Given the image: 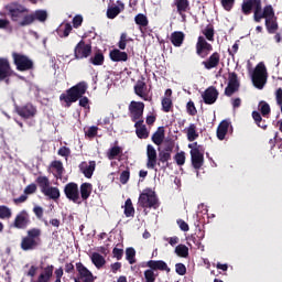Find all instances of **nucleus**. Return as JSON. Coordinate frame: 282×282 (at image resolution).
Instances as JSON below:
<instances>
[{"instance_id":"f257e3e1","label":"nucleus","mask_w":282,"mask_h":282,"mask_svg":"<svg viewBox=\"0 0 282 282\" xmlns=\"http://www.w3.org/2000/svg\"><path fill=\"white\" fill-rule=\"evenodd\" d=\"M241 12L245 17L253 13V21L256 23L264 20V26L270 34H275L279 31L278 17H275V9L271 4L262 8V0H242Z\"/></svg>"},{"instance_id":"f03ea898","label":"nucleus","mask_w":282,"mask_h":282,"mask_svg":"<svg viewBox=\"0 0 282 282\" xmlns=\"http://www.w3.org/2000/svg\"><path fill=\"white\" fill-rule=\"evenodd\" d=\"M6 10L11 22L18 23L20 28L30 26L35 21L44 23L48 18V13L45 9H36L34 12L29 13V9L19 2L7 4Z\"/></svg>"},{"instance_id":"7ed1b4c3","label":"nucleus","mask_w":282,"mask_h":282,"mask_svg":"<svg viewBox=\"0 0 282 282\" xmlns=\"http://www.w3.org/2000/svg\"><path fill=\"white\" fill-rule=\"evenodd\" d=\"M88 89L86 82H79L72 86L66 91L59 95V102L62 107L69 108L74 102L79 100V107L87 108L89 107L88 97H84Z\"/></svg>"},{"instance_id":"20e7f679","label":"nucleus","mask_w":282,"mask_h":282,"mask_svg":"<svg viewBox=\"0 0 282 282\" xmlns=\"http://www.w3.org/2000/svg\"><path fill=\"white\" fill-rule=\"evenodd\" d=\"M41 228H30L26 236L21 238L20 248L22 251H35L41 246Z\"/></svg>"},{"instance_id":"39448f33","label":"nucleus","mask_w":282,"mask_h":282,"mask_svg":"<svg viewBox=\"0 0 282 282\" xmlns=\"http://www.w3.org/2000/svg\"><path fill=\"white\" fill-rule=\"evenodd\" d=\"M139 206L144 209H158L160 205L155 195V191L151 188H144L143 192H141L139 195Z\"/></svg>"},{"instance_id":"423d86ee","label":"nucleus","mask_w":282,"mask_h":282,"mask_svg":"<svg viewBox=\"0 0 282 282\" xmlns=\"http://www.w3.org/2000/svg\"><path fill=\"white\" fill-rule=\"evenodd\" d=\"M253 85L257 87V89L262 90L265 83H267V66L263 64V62H260L256 69L252 73L251 76Z\"/></svg>"},{"instance_id":"0eeeda50","label":"nucleus","mask_w":282,"mask_h":282,"mask_svg":"<svg viewBox=\"0 0 282 282\" xmlns=\"http://www.w3.org/2000/svg\"><path fill=\"white\" fill-rule=\"evenodd\" d=\"M13 63L15 68L20 72L34 69V62L26 55L12 53Z\"/></svg>"},{"instance_id":"6e6552de","label":"nucleus","mask_w":282,"mask_h":282,"mask_svg":"<svg viewBox=\"0 0 282 282\" xmlns=\"http://www.w3.org/2000/svg\"><path fill=\"white\" fill-rule=\"evenodd\" d=\"M15 112L23 119H32L36 117L37 108L31 102L25 105H15Z\"/></svg>"},{"instance_id":"1a4fd4ad","label":"nucleus","mask_w":282,"mask_h":282,"mask_svg":"<svg viewBox=\"0 0 282 282\" xmlns=\"http://www.w3.org/2000/svg\"><path fill=\"white\" fill-rule=\"evenodd\" d=\"M64 194L66 195V198L69 199V202H73L75 204H82L80 199V192L78 189V184L70 182L65 185L64 187Z\"/></svg>"},{"instance_id":"9d476101","label":"nucleus","mask_w":282,"mask_h":282,"mask_svg":"<svg viewBox=\"0 0 282 282\" xmlns=\"http://www.w3.org/2000/svg\"><path fill=\"white\" fill-rule=\"evenodd\" d=\"M91 52V44H87L86 41L80 40L79 43L75 45L74 55L76 59H84L90 57Z\"/></svg>"},{"instance_id":"9b49d317","label":"nucleus","mask_w":282,"mask_h":282,"mask_svg":"<svg viewBox=\"0 0 282 282\" xmlns=\"http://www.w3.org/2000/svg\"><path fill=\"white\" fill-rule=\"evenodd\" d=\"M213 50H214L213 45L208 43L203 35H199L196 43V54L200 58H206L207 55H209L210 52H213Z\"/></svg>"},{"instance_id":"f8f14e48","label":"nucleus","mask_w":282,"mask_h":282,"mask_svg":"<svg viewBox=\"0 0 282 282\" xmlns=\"http://www.w3.org/2000/svg\"><path fill=\"white\" fill-rule=\"evenodd\" d=\"M145 105L141 101H131L129 105V112L132 122H137L138 119H142Z\"/></svg>"},{"instance_id":"ddd939ff","label":"nucleus","mask_w":282,"mask_h":282,"mask_svg":"<svg viewBox=\"0 0 282 282\" xmlns=\"http://www.w3.org/2000/svg\"><path fill=\"white\" fill-rule=\"evenodd\" d=\"M240 82L236 72L229 73L228 86L225 88V96L231 97L235 93L239 91Z\"/></svg>"},{"instance_id":"4468645a","label":"nucleus","mask_w":282,"mask_h":282,"mask_svg":"<svg viewBox=\"0 0 282 282\" xmlns=\"http://www.w3.org/2000/svg\"><path fill=\"white\" fill-rule=\"evenodd\" d=\"M31 224L30 215L26 210H21L14 218L13 227L15 229H26V227Z\"/></svg>"},{"instance_id":"2eb2a0df","label":"nucleus","mask_w":282,"mask_h":282,"mask_svg":"<svg viewBox=\"0 0 282 282\" xmlns=\"http://www.w3.org/2000/svg\"><path fill=\"white\" fill-rule=\"evenodd\" d=\"M76 272L78 273V276L80 280L84 282H94L95 281V275L91 273L89 269H87L86 265L83 264L82 261H78L75 264Z\"/></svg>"},{"instance_id":"dca6fc26","label":"nucleus","mask_w":282,"mask_h":282,"mask_svg":"<svg viewBox=\"0 0 282 282\" xmlns=\"http://www.w3.org/2000/svg\"><path fill=\"white\" fill-rule=\"evenodd\" d=\"M147 167L152 169L153 171L158 172L156 165H158V152L155 148L151 144H148L147 147Z\"/></svg>"},{"instance_id":"f3484780","label":"nucleus","mask_w":282,"mask_h":282,"mask_svg":"<svg viewBox=\"0 0 282 282\" xmlns=\"http://www.w3.org/2000/svg\"><path fill=\"white\" fill-rule=\"evenodd\" d=\"M55 267L53 264H47L46 267H41V272L36 280L33 282H51L53 279V272Z\"/></svg>"},{"instance_id":"a211bd4d","label":"nucleus","mask_w":282,"mask_h":282,"mask_svg":"<svg viewBox=\"0 0 282 282\" xmlns=\"http://www.w3.org/2000/svg\"><path fill=\"white\" fill-rule=\"evenodd\" d=\"M174 6L176 7L178 15L182 18V21L186 22V12L191 11L189 0H174Z\"/></svg>"},{"instance_id":"6ab92c4d","label":"nucleus","mask_w":282,"mask_h":282,"mask_svg":"<svg viewBox=\"0 0 282 282\" xmlns=\"http://www.w3.org/2000/svg\"><path fill=\"white\" fill-rule=\"evenodd\" d=\"M219 97V91L216 89L215 86L207 87L203 94L204 102L207 106H212L217 101Z\"/></svg>"},{"instance_id":"aec40b11","label":"nucleus","mask_w":282,"mask_h":282,"mask_svg":"<svg viewBox=\"0 0 282 282\" xmlns=\"http://www.w3.org/2000/svg\"><path fill=\"white\" fill-rule=\"evenodd\" d=\"M13 70L11 69L10 61L8 57H0V82L12 76Z\"/></svg>"},{"instance_id":"412c9836","label":"nucleus","mask_w":282,"mask_h":282,"mask_svg":"<svg viewBox=\"0 0 282 282\" xmlns=\"http://www.w3.org/2000/svg\"><path fill=\"white\" fill-rule=\"evenodd\" d=\"M147 268H150L154 273L158 272V270L166 273L171 272L169 264L164 260H149L147 261Z\"/></svg>"},{"instance_id":"4be33fe9","label":"nucleus","mask_w":282,"mask_h":282,"mask_svg":"<svg viewBox=\"0 0 282 282\" xmlns=\"http://www.w3.org/2000/svg\"><path fill=\"white\" fill-rule=\"evenodd\" d=\"M204 160V153L200 152L199 149L191 151V163L196 171H199V169L203 167Z\"/></svg>"},{"instance_id":"5701e85b","label":"nucleus","mask_w":282,"mask_h":282,"mask_svg":"<svg viewBox=\"0 0 282 282\" xmlns=\"http://www.w3.org/2000/svg\"><path fill=\"white\" fill-rule=\"evenodd\" d=\"M79 171L86 178H91L96 171V161H90L89 163L84 161L79 163Z\"/></svg>"},{"instance_id":"b1692460","label":"nucleus","mask_w":282,"mask_h":282,"mask_svg":"<svg viewBox=\"0 0 282 282\" xmlns=\"http://www.w3.org/2000/svg\"><path fill=\"white\" fill-rule=\"evenodd\" d=\"M134 95L139 96L142 100L149 101V93H148V87L147 83L142 80H138L134 84Z\"/></svg>"},{"instance_id":"393cba45","label":"nucleus","mask_w":282,"mask_h":282,"mask_svg":"<svg viewBox=\"0 0 282 282\" xmlns=\"http://www.w3.org/2000/svg\"><path fill=\"white\" fill-rule=\"evenodd\" d=\"M220 63V54L215 52L213 53L209 57H207L206 61L202 62V65H204V68L207 70L217 68V66H219Z\"/></svg>"},{"instance_id":"a878e982","label":"nucleus","mask_w":282,"mask_h":282,"mask_svg":"<svg viewBox=\"0 0 282 282\" xmlns=\"http://www.w3.org/2000/svg\"><path fill=\"white\" fill-rule=\"evenodd\" d=\"M109 57L113 63H126L129 59L128 53L121 51V48L111 50Z\"/></svg>"},{"instance_id":"bb28decb","label":"nucleus","mask_w":282,"mask_h":282,"mask_svg":"<svg viewBox=\"0 0 282 282\" xmlns=\"http://www.w3.org/2000/svg\"><path fill=\"white\" fill-rule=\"evenodd\" d=\"M124 9L126 6L123 4V2L118 1V6L110 7L107 9V18H109V20H115V18L121 14V11H123Z\"/></svg>"},{"instance_id":"cd10ccee","label":"nucleus","mask_w":282,"mask_h":282,"mask_svg":"<svg viewBox=\"0 0 282 282\" xmlns=\"http://www.w3.org/2000/svg\"><path fill=\"white\" fill-rule=\"evenodd\" d=\"M72 31H73V26L68 22L59 24V26L56 29V33L61 39L68 37Z\"/></svg>"},{"instance_id":"c85d7f7f","label":"nucleus","mask_w":282,"mask_h":282,"mask_svg":"<svg viewBox=\"0 0 282 282\" xmlns=\"http://www.w3.org/2000/svg\"><path fill=\"white\" fill-rule=\"evenodd\" d=\"M229 126L230 123L228 120L220 121V124L217 127V131H216L217 138L219 140H224L226 138Z\"/></svg>"},{"instance_id":"c756f323","label":"nucleus","mask_w":282,"mask_h":282,"mask_svg":"<svg viewBox=\"0 0 282 282\" xmlns=\"http://www.w3.org/2000/svg\"><path fill=\"white\" fill-rule=\"evenodd\" d=\"M93 192V185L90 183H83L79 187V194L83 202H87Z\"/></svg>"},{"instance_id":"7c9ffc66","label":"nucleus","mask_w":282,"mask_h":282,"mask_svg":"<svg viewBox=\"0 0 282 282\" xmlns=\"http://www.w3.org/2000/svg\"><path fill=\"white\" fill-rule=\"evenodd\" d=\"M171 43L174 47H182L185 41V34L183 32H173L170 37Z\"/></svg>"},{"instance_id":"2f4dec72","label":"nucleus","mask_w":282,"mask_h":282,"mask_svg":"<svg viewBox=\"0 0 282 282\" xmlns=\"http://www.w3.org/2000/svg\"><path fill=\"white\" fill-rule=\"evenodd\" d=\"M165 139L164 127H159L158 130L152 134V142L156 145H161Z\"/></svg>"},{"instance_id":"473e14b6","label":"nucleus","mask_w":282,"mask_h":282,"mask_svg":"<svg viewBox=\"0 0 282 282\" xmlns=\"http://www.w3.org/2000/svg\"><path fill=\"white\" fill-rule=\"evenodd\" d=\"M90 259H91V262L97 268V269H101L105 267L106 264V259H105V256L98 253V252H94L91 256H90Z\"/></svg>"},{"instance_id":"72a5a7b5","label":"nucleus","mask_w":282,"mask_h":282,"mask_svg":"<svg viewBox=\"0 0 282 282\" xmlns=\"http://www.w3.org/2000/svg\"><path fill=\"white\" fill-rule=\"evenodd\" d=\"M37 186L41 188L42 194L46 195L48 186H50V180L46 177V175H39L36 178Z\"/></svg>"},{"instance_id":"f704fd0d","label":"nucleus","mask_w":282,"mask_h":282,"mask_svg":"<svg viewBox=\"0 0 282 282\" xmlns=\"http://www.w3.org/2000/svg\"><path fill=\"white\" fill-rule=\"evenodd\" d=\"M172 160V154L170 152H165V150L159 152V162L158 165L160 164H165L162 169H166L170 166L169 161Z\"/></svg>"},{"instance_id":"c9c22d12","label":"nucleus","mask_w":282,"mask_h":282,"mask_svg":"<svg viewBox=\"0 0 282 282\" xmlns=\"http://www.w3.org/2000/svg\"><path fill=\"white\" fill-rule=\"evenodd\" d=\"M252 118L254 119L256 121V124L263 129V130H267L268 128V123H267V120L265 119H262V115L260 112H258V110H253L252 112Z\"/></svg>"},{"instance_id":"e433bc0d","label":"nucleus","mask_w":282,"mask_h":282,"mask_svg":"<svg viewBox=\"0 0 282 282\" xmlns=\"http://www.w3.org/2000/svg\"><path fill=\"white\" fill-rule=\"evenodd\" d=\"M50 166L55 169V171H56L55 177L62 178V176L64 175V172H65L63 162L62 161H53L50 164Z\"/></svg>"},{"instance_id":"4c0bfd02","label":"nucleus","mask_w":282,"mask_h":282,"mask_svg":"<svg viewBox=\"0 0 282 282\" xmlns=\"http://www.w3.org/2000/svg\"><path fill=\"white\" fill-rule=\"evenodd\" d=\"M45 196L50 199H53L54 202H57V199L61 198V191L57 187H52L51 184L47 188V192L45 193Z\"/></svg>"},{"instance_id":"58836bf2","label":"nucleus","mask_w":282,"mask_h":282,"mask_svg":"<svg viewBox=\"0 0 282 282\" xmlns=\"http://www.w3.org/2000/svg\"><path fill=\"white\" fill-rule=\"evenodd\" d=\"M162 111L169 113L173 111V99L171 97H164L161 100Z\"/></svg>"},{"instance_id":"ea45409f","label":"nucleus","mask_w":282,"mask_h":282,"mask_svg":"<svg viewBox=\"0 0 282 282\" xmlns=\"http://www.w3.org/2000/svg\"><path fill=\"white\" fill-rule=\"evenodd\" d=\"M89 63L95 66H100L105 64V55L98 51L94 56L89 58Z\"/></svg>"},{"instance_id":"a19ab883","label":"nucleus","mask_w":282,"mask_h":282,"mask_svg":"<svg viewBox=\"0 0 282 282\" xmlns=\"http://www.w3.org/2000/svg\"><path fill=\"white\" fill-rule=\"evenodd\" d=\"M199 134L197 132V127L194 123H191L189 127H187V140L188 141H195L198 139Z\"/></svg>"},{"instance_id":"79ce46f5","label":"nucleus","mask_w":282,"mask_h":282,"mask_svg":"<svg viewBox=\"0 0 282 282\" xmlns=\"http://www.w3.org/2000/svg\"><path fill=\"white\" fill-rule=\"evenodd\" d=\"M122 154V148L119 145H115L110 148V150L107 152L108 160L112 161L116 160L117 156Z\"/></svg>"},{"instance_id":"37998d69","label":"nucleus","mask_w":282,"mask_h":282,"mask_svg":"<svg viewBox=\"0 0 282 282\" xmlns=\"http://www.w3.org/2000/svg\"><path fill=\"white\" fill-rule=\"evenodd\" d=\"M259 111L263 118H269L271 113V106L267 101H260Z\"/></svg>"},{"instance_id":"c03bdc74","label":"nucleus","mask_w":282,"mask_h":282,"mask_svg":"<svg viewBox=\"0 0 282 282\" xmlns=\"http://www.w3.org/2000/svg\"><path fill=\"white\" fill-rule=\"evenodd\" d=\"M175 253L181 258H188L189 257V248L186 245H177L175 248Z\"/></svg>"},{"instance_id":"a18cd8bd","label":"nucleus","mask_w":282,"mask_h":282,"mask_svg":"<svg viewBox=\"0 0 282 282\" xmlns=\"http://www.w3.org/2000/svg\"><path fill=\"white\" fill-rule=\"evenodd\" d=\"M204 36L207 39L209 42L215 41V29L213 24H207V26L203 30Z\"/></svg>"},{"instance_id":"49530a36","label":"nucleus","mask_w":282,"mask_h":282,"mask_svg":"<svg viewBox=\"0 0 282 282\" xmlns=\"http://www.w3.org/2000/svg\"><path fill=\"white\" fill-rule=\"evenodd\" d=\"M134 40L132 37H129L127 33H121L120 40L118 41V47L120 50H126L127 44L130 42H133Z\"/></svg>"},{"instance_id":"de8ad7c7","label":"nucleus","mask_w":282,"mask_h":282,"mask_svg":"<svg viewBox=\"0 0 282 282\" xmlns=\"http://www.w3.org/2000/svg\"><path fill=\"white\" fill-rule=\"evenodd\" d=\"M134 23L141 28H147L149 25V20L143 13H138V15L134 17Z\"/></svg>"},{"instance_id":"09e8293b","label":"nucleus","mask_w":282,"mask_h":282,"mask_svg":"<svg viewBox=\"0 0 282 282\" xmlns=\"http://www.w3.org/2000/svg\"><path fill=\"white\" fill-rule=\"evenodd\" d=\"M143 276L145 282H155L156 278H159V273H155L151 268H149L143 271Z\"/></svg>"},{"instance_id":"8fccbe9b","label":"nucleus","mask_w":282,"mask_h":282,"mask_svg":"<svg viewBox=\"0 0 282 282\" xmlns=\"http://www.w3.org/2000/svg\"><path fill=\"white\" fill-rule=\"evenodd\" d=\"M134 214H135V212H134V206L132 204V200L130 198H128L124 204V215L127 217H133Z\"/></svg>"},{"instance_id":"3c124183","label":"nucleus","mask_w":282,"mask_h":282,"mask_svg":"<svg viewBox=\"0 0 282 282\" xmlns=\"http://www.w3.org/2000/svg\"><path fill=\"white\" fill-rule=\"evenodd\" d=\"M135 253L137 252L132 247L126 249V259L130 264H134L137 262Z\"/></svg>"},{"instance_id":"603ef678","label":"nucleus","mask_w":282,"mask_h":282,"mask_svg":"<svg viewBox=\"0 0 282 282\" xmlns=\"http://www.w3.org/2000/svg\"><path fill=\"white\" fill-rule=\"evenodd\" d=\"M12 210L6 205H0V219H10Z\"/></svg>"},{"instance_id":"864d4df0","label":"nucleus","mask_w":282,"mask_h":282,"mask_svg":"<svg viewBox=\"0 0 282 282\" xmlns=\"http://www.w3.org/2000/svg\"><path fill=\"white\" fill-rule=\"evenodd\" d=\"M220 4L225 11L230 12L236 4V0H220Z\"/></svg>"},{"instance_id":"5fc2aeb1","label":"nucleus","mask_w":282,"mask_h":282,"mask_svg":"<svg viewBox=\"0 0 282 282\" xmlns=\"http://www.w3.org/2000/svg\"><path fill=\"white\" fill-rule=\"evenodd\" d=\"M135 134L139 139H148L150 132L148 131L147 126H142L138 130H135Z\"/></svg>"},{"instance_id":"6e6d98bb","label":"nucleus","mask_w":282,"mask_h":282,"mask_svg":"<svg viewBox=\"0 0 282 282\" xmlns=\"http://www.w3.org/2000/svg\"><path fill=\"white\" fill-rule=\"evenodd\" d=\"M174 160L178 166L185 165L186 164V154L185 152H178L174 156Z\"/></svg>"},{"instance_id":"4d7b16f0","label":"nucleus","mask_w":282,"mask_h":282,"mask_svg":"<svg viewBox=\"0 0 282 282\" xmlns=\"http://www.w3.org/2000/svg\"><path fill=\"white\" fill-rule=\"evenodd\" d=\"M130 181V167H127L120 174V183L127 184Z\"/></svg>"},{"instance_id":"13d9d810","label":"nucleus","mask_w":282,"mask_h":282,"mask_svg":"<svg viewBox=\"0 0 282 282\" xmlns=\"http://www.w3.org/2000/svg\"><path fill=\"white\" fill-rule=\"evenodd\" d=\"M85 134L89 138V139H94L96 138V135L98 134V127L97 126H91L87 129V131L85 132Z\"/></svg>"},{"instance_id":"bf43d9fd","label":"nucleus","mask_w":282,"mask_h":282,"mask_svg":"<svg viewBox=\"0 0 282 282\" xmlns=\"http://www.w3.org/2000/svg\"><path fill=\"white\" fill-rule=\"evenodd\" d=\"M197 112H198V110L196 109V106L194 105V102L188 101L187 102V113H188V116L194 117V116L197 115Z\"/></svg>"},{"instance_id":"052dcab7","label":"nucleus","mask_w":282,"mask_h":282,"mask_svg":"<svg viewBox=\"0 0 282 282\" xmlns=\"http://www.w3.org/2000/svg\"><path fill=\"white\" fill-rule=\"evenodd\" d=\"M112 254L113 257L117 259V261H121L123 254H124V250L118 247H115L112 249Z\"/></svg>"},{"instance_id":"680f3d73","label":"nucleus","mask_w":282,"mask_h":282,"mask_svg":"<svg viewBox=\"0 0 282 282\" xmlns=\"http://www.w3.org/2000/svg\"><path fill=\"white\" fill-rule=\"evenodd\" d=\"M175 272L178 275H185L187 272L186 265L184 263H176L175 264Z\"/></svg>"},{"instance_id":"e2e57ef3","label":"nucleus","mask_w":282,"mask_h":282,"mask_svg":"<svg viewBox=\"0 0 282 282\" xmlns=\"http://www.w3.org/2000/svg\"><path fill=\"white\" fill-rule=\"evenodd\" d=\"M36 184L32 183V184H29L25 188H24V194L28 196V195H31V194H34L36 193Z\"/></svg>"},{"instance_id":"0e129e2a","label":"nucleus","mask_w":282,"mask_h":282,"mask_svg":"<svg viewBox=\"0 0 282 282\" xmlns=\"http://www.w3.org/2000/svg\"><path fill=\"white\" fill-rule=\"evenodd\" d=\"M83 25V17L82 15H76L73 18V26L75 30H78L79 26Z\"/></svg>"},{"instance_id":"69168bd1","label":"nucleus","mask_w":282,"mask_h":282,"mask_svg":"<svg viewBox=\"0 0 282 282\" xmlns=\"http://www.w3.org/2000/svg\"><path fill=\"white\" fill-rule=\"evenodd\" d=\"M177 225H178V227H180V229L181 230H183V231H189V225H188V223H186L185 220H182V218H178V220H177Z\"/></svg>"},{"instance_id":"338daca9","label":"nucleus","mask_w":282,"mask_h":282,"mask_svg":"<svg viewBox=\"0 0 282 282\" xmlns=\"http://www.w3.org/2000/svg\"><path fill=\"white\" fill-rule=\"evenodd\" d=\"M58 155L59 156H64V158H68L70 155V150L68 147H61L58 150Z\"/></svg>"},{"instance_id":"774afa93","label":"nucleus","mask_w":282,"mask_h":282,"mask_svg":"<svg viewBox=\"0 0 282 282\" xmlns=\"http://www.w3.org/2000/svg\"><path fill=\"white\" fill-rule=\"evenodd\" d=\"M33 213L35 214L37 219H42V217L44 216V209L41 206L33 207Z\"/></svg>"}]
</instances>
